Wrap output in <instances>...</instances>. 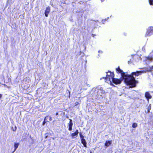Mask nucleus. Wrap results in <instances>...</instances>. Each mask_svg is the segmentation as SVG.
I'll return each instance as SVG.
<instances>
[{"mask_svg":"<svg viewBox=\"0 0 153 153\" xmlns=\"http://www.w3.org/2000/svg\"><path fill=\"white\" fill-rule=\"evenodd\" d=\"M107 74L106 75V78H107L108 81H109L111 83V80L114 77V75L113 72H112L110 71H108L106 72Z\"/></svg>","mask_w":153,"mask_h":153,"instance_id":"7ed1b4c3","label":"nucleus"},{"mask_svg":"<svg viewBox=\"0 0 153 153\" xmlns=\"http://www.w3.org/2000/svg\"><path fill=\"white\" fill-rule=\"evenodd\" d=\"M137 123H134V128L137 127Z\"/></svg>","mask_w":153,"mask_h":153,"instance_id":"5701e85b","label":"nucleus"},{"mask_svg":"<svg viewBox=\"0 0 153 153\" xmlns=\"http://www.w3.org/2000/svg\"><path fill=\"white\" fill-rule=\"evenodd\" d=\"M15 130H13V131H16V126H15Z\"/></svg>","mask_w":153,"mask_h":153,"instance_id":"b1692460","label":"nucleus"},{"mask_svg":"<svg viewBox=\"0 0 153 153\" xmlns=\"http://www.w3.org/2000/svg\"><path fill=\"white\" fill-rule=\"evenodd\" d=\"M19 143H15L14 145V150L13 152V153L16 150L19 146Z\"/></svg>","mask_w":153,"mask_h":153,"instance_id":"ddd939ff","label":"nucleus"},{"mask_svg":"<svg viewBox=\"0 0 153 153\" xmlns=\"http://www.w3.org/2000/svg\"><path fill=\"white\" fill-rule=\"evenodd\" d=\"M104 1V0H101V1L102 2Z\"/></svg>","mask_w":153,"mask_h":153,"instance_id":"c85d7f7f","label":"nucleus"},{"mask_svg":"<svg viewBox=\"0 0 153 153\" xmlns=\"http://www.w3.org/2000/svg\"><path fill=\"white\" fill-rule=\"evenodd\" d=\"M132 126L133 127V128H134V123L132 124Z\"/></svg>","mask_w":153,"mask_h":153,"instance_id":"bb28decb","label":"nucleus"},{"mask_svg":"<svg viewBox=\"0 0 153 153\" xmlns=\"http://www.w3.org/2000/svg\"><path fill=\"white\" fill-rule=\"evenodd\" d=\"M112 143V140H106L105 143V146L107 147L110 146Z\"/></svg>","mask_w":153,"mask_h":153,"instance_id":"9b49d317","label":"nucleus"},{"mask_svg":"<svg viewBox=\"0 0 153 153\" xmlns=\"http://www.w3.org/2000/svg\"><path fill=\"white\" fill-rule=\"evenodd\" d=\"M70 92L69 91V96H68V97H69V98L70 97Z\"/></svg>","mask_w":153,"mask_h":153,"instance_id":"393cba45","label":"nucleus"},{"mask_svg":"<svg viewBox=\"0 0 153 153\" xmlns=\"http://www.w3.org/2000/svg\"><path fill=\"white\" fill-rule=\"evenodd\" d=\"M79 104V102H76L75 103V105L77 106Z\"/></svg>","mask_w":153,"mask_h":153,"instance_id":"aec40b11","label":"nucleus"},{"mask_svg":"<svg viewBox=\"0 0 153 153\" xmlns=\"http://www.w3.org/2000/svg\"><path fill=\"white\" fill-rule=\"evenodd\" d=\"M2 94H0V100H1V98H2Z\"/></svg>","mask_w":153,"mask_h":153,"instance_id":"4be33fe9","label":"nucleus"},{"mask_svg":"<svg viewBox=\"0 0 153 153\" xmlns=\"http://www.w3.org/2000/svg\"><path fill=\"white\" fill-rule=\"evenodd\" d=\"M50 7L49 6H48L46 8V9L45 12V16L46 17H48V14L50 13Z\"/></svg>","mask_w":153,"mask_h":153,"instance_id":"9d476101","label":"nucleus"},{"mask_svg":"<svg viewBox=\"0 0 153 153\" xmlns=\"http://www.w3.org/2000/svg\"><path fill=\"white\" fill-rule=\"evenodd\" d=\"M79 133L78 131V130H76V131L73 133H72L71 134V136L72 137H74L75 136H76L78 135Z\"/></svg>","mask_w":153,"mask_h":153,"instance_id":"f8f14e48","label":"nucleus"},{"mask_svg":"<svg viewBox=\"0 0 153 153\" xmlns=\"http://www.w3.org/2000/svg\"><path fill=\"white\" fill-rule=\"evenodd\" d=\"M148 1L150 5H153V0H148Z\"/></svg>","mask_w":153,"mask_h":153,"instance_id":"f3484780","label":"nucleus"},{"mask_svg":"<svg viewBox=\"0 0 153 153\" xmlns=\"http://www.w3.org/2000/svg\"><path fill=\"white\" fill-rule=\"evenodd\" d=\"M48 117H49V120L50 121H51L52 120V118L51 117V116H49V117L48 116Z\"/></svg>","mask_w":153,"mask_h":153,"instance_id":"412c9836","label":"nucleus"},{"mask_svg":"<svg viewBox=\"0 0 153 153\" xmlns=\"http://www.w3.org/2000/svg\"><path fill=\"white\" fill-rule=\"evenodd\" d=\"M145 97L147 100L149 101V99L152 98V96L149 92H146L145 94Z\"/></svg>","mask_w":153,"mask_h":153,"instance_id":"0eeeda50","label":"nucleus"},{"mask_svg":"<svg viewBox=\"0 0 153 153\" xmlns=\"http://www.w3.org/2000/svg\"><path fill=\"white\" fill-rule=\"evenodd\" d=\"M69 123H68V130L69 131H71L72 129V126L73 125L72 123V120L71 119H69Z\"/></svg>","mask_w":153,"mask_h":153,"instance_id":"1a4fd4ad","label":"nucleus"},{"mask_svg":"<svg viewBox=\"0 0 153 153\" xmlns=\"http://www.w3.org/2000/svg\"><path fill=\"white\" fill-rule=\"evenodd\" d=\"M153 34V27H149L147 29L145 35L146 37L149 36Z\"/></svg>","mask_w":153,"mask_h":153,"instance_id":"20e7f679","label":"nucleus"},{"mask_svg":"<svg viewBox=\"0 0 153 153\" xmlns=\"http://www.w3.org/2000/svg\"><path fill=\"white\" fill-rule=\"evenodd\" d=\"M153 59V57L152 56H148L146 57V59L149 61H151Z\"/></svg>","mask_w":153,"mask_h":153,"instance_id":"2eb2a0df","label":"nucleus"},{"mask_svg":"<svg viewBox=\"0 0 153 153\" xmlns=\"http://www.w3.org/2000/svg\"><path fill=\"white\" fill-rule=\"evenodd\" d=\"M106 76L105 77H103L100 78V79L101 80L102 79H104L105 80V82H108L107 78H106Z\"/></svg>","mask_w":153,"mask_h":153,"instance_id":"a211bd4d","label":"nucleus"},{"mask_svg":"<svg viewBox=\"0 0 153 153\" xmlns=\"http://www.w3.org/2000/svg\"><path fill=\"white\" fill-rule=\"evenodd\" d=\"M79 136L81 138V143L83 144L84 146L87 147V143L85 139L84 138V136L82 134L81 132L79 133Z\"/></svg>","mask_w":153,"mask_h":153,"instance_id":"39448f33","label":"nucleus"},{"mask_svg":"<svg viewBox=\"0 0 153 153\" xmlns=\"http://www.w3.org/2000/svg\"><path fill=\"white\" fill-rule=\"evenodd\" d=\"M141 55L140 53H137L134 54V60H139L141 59Z\"/></svg>","mask_w":153,"mask_h":153,"instance_id":"6e6552de","label":"nucleus"},{"mask_svg":"<svg viewBox=\"0 0 153 153\" xmlns=\"http://www.w3.org/2000/svg\"><path fill=\"white\" fill-rule=\"evenodd\" d=\"M92 35L93 36V37H94V36H96V35L92 34Z\"/></svg>","mask_w":153,"mask_h":153,"instance_id":"cd10ccee","label":"nucleus"},{"mask_svg":"<svg viewBox=\"0 0 153 153\" xmlns=\"http://www.w3.org/2000/svg\"><path fill=\"white\" fill-rule=\"evenodd\" d=\"M151 108V105L150 104L147 108V112L149 113L150 112V111Z\"/></svg>","mask_w":153,"mask_h":153,"instance_id":"dca6fc26","label":"nucleus"},{"mask_svg":"<svg viewBox=\"0 0 153 153\" xmlns=\"http://www.w3.org/2000/svg\"><path fill=\"white\" fill-rule=\"evenodd\" d=\"M138 83V81L136 80L134 78V87H136V84Z\"/></svg>","mask_w":153,"mask_h":153,"instance_id":"6ab92c4d","label":"nucleus"},{"mask_svg":"<svg viewBox=\"0 0 153 153\" xmlns=\"http://www.w3.org/2000/svg\"><path fill=\"white\" fill-rule=\"evenodd\" d=\"M142 69H145V70L142 71H137L134 72V75L136 76H138L139 75H141L142 73H146L147 72H151L153 69V66L149 67V68H142Z\"/></svg>","mask_w":153,"mask_h":153,"instance_id":"f03ea898","label":"nucleus"},{"mask_svg":"<svg viewBox=\"0 0 153 153\" xmlns=\"http://www.w3.org/2000/svg\"><path fill=\"white\" fill-rule=\"evenodd\" d=\"M111 81L114 84L117 85L120 84L122 81V79H118L114 78Z\"/></svg>","mask_w":153,"mask_h":153,"instance_id":"423d86ee","label":"nucleus"},{"mask_svg":"<svg viewBox=\"0 0 153 153\" xmlns=\"http://www.w3.org/2000/svg\"><path fill=\"white\" fill-rule=\"evenodd\" d=\"M116 70L117 74H121V78L124 80V82L127 85H131L130 86L131 88L134 87V72H132L131 74H126V73L123 72L119 66L117 68Z\"/></svg>","mask_w":153,"mask_h":153,"instance_id":"f257e3e1","label":"nucleus"},{"mask_svg":"<svg viewBox=\"0 0 153 153\" xmlns=\"http://www.w3.org/2000/svg\"><path fill=\"white\" fill-rule=\"evenodd\" d=\"M48 116H45L43 122L42 123V126H44L45 125L46 123L48 121L46 119V118L48 117Z\"/></svg>","mask_w":153,"mask_h":153,"instance_id":"4468645a","label":"nucleus"},{"mask_svg":"<svg viewBox=\"0 0 153 153\" xmlns=\"http://www.w3.org/2000/svg\"><path fill=\"white\" fill-rule=\"evenodd\" d=\"M47 137V136H46L45 137V138H46Z\"/></svg>","mask_w":153,"mask_h":153,"instance_id":"c756f323","label":"nucleus"},{"mask_svg":"<svg viewBox=\"0 0 153 153\" xmlns=\"http://www.w3.org/2000/svg\"><path fill=\"white\" fill-rule=\"evenodd\" d=\"M56 115H58V112H56Z\"/></svg>","mask_w":153,"mask_h":153,"instance_id":"a878e982","label":"nucleus"},{"mask_svg":"<svg viewBox=\"0 0 153 153\" xmlns=\"http://www.w3.org/2000/svg\"><path fill=\"white\" fill-rule=\"evenodd\" d=\"M153 69H152V70Z\"/></svg>","mask_w":153,"mask_h":153,"instance_id":"7c9ffc66","label":"nucleus"}]
</instances>
